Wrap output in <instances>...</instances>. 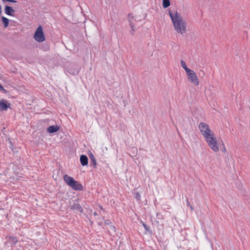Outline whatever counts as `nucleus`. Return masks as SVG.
<instances>
[{
  "label": "nucleus",
  "mask_w": 250,
  "mask_h": 250,
  "mask_svg": "<svg viewBox=\"0 0 250 250\" xmlns=\"http://www.w3.org/2000/svg\"><path fill=\"white\" fill-rule=\"evenodd\" d=\"M168 13L176 32L181 34H184L186 30V23L180 14L177 12H173L170 10Z\"/></svg>",
  "instance_id": "1"
},
{
  "label": "nucleus",
  "mask_w": 250,
  "mask_h": 250,
  "mask_svg": "<svg viewBox=\"0 0 250 250\" xmlns=\"http://www.w3.org/2000/svg\"><path fill=\"white\" fill-rule=\"evenodd\" d=\"M205 140L208 146L213 151H219L220 144L217 141V140L213 133L206 138Z\"/></svg>",
  "instance_id": "2"
},
{
  "label": "nucleus",
  "mask_w": 250,
  "mask_h": 250,
  "mask_svg": "<svg viewBox=\"0 0 250 250\" xmlns=\"http://www.w3.org/2000/svg\"><path fill=\"white\" fill-rule=\"evenodd\" d=\"M199 128L201 134L205 139L213 133L210 130L209 126L205 123H201L199 125Z\"/></svg>",
  "instance_id": "3"
},
{
  "label": "nucleus",
  "mask_w": 250,
  "mask_h": 250,
  "mask_svg": "<svg viewBox=\"0 0 250 250\" xmlns=\"http://www.w3.org/2000/svg\"><path fill=\"white\" fill-rule=\"evenodd\" d=\"M188 76V80L194 85L197 86L199 84V80L197 76V75L193 70H189L186 72Z\"/></svg>",
  "instance_id": "4"
},
{
  "label": "nucleus",
  "mask_w": 250,
  "mask_h": 250,
  "mask_svg": "<svg viewBox=\"0 0 250 250\" xmlns=\"http://www.w3.org/2000/svg\"><path fill=\"white\" fill-rule=\"evenodd\" d=\"M34 38L38 42H43L45 41V37L42 31V28L41 25L37 29L34 35Z\"/></svg>",
  "instance_id": "5"
},
{
  "label": "nucleus",
  "mask_w": 250,
  "mask_h": 250,
  "mask_svg": "<svg viewBox=\"0 0 250 250\" xmlns=\"http://www.w3.org/2000/svg\"><path fill=\"white\" fill-rule=\"evenodd\" d=\"M70 208L76 212H79L82 213L83 212V208L80 204L78 203H74L73 204L71 205Z\"/></svg>",
  "instance_id": "6"
},
{
  "label": "nucleus",
  "mask_w": 250,
  "mask_h": 250,
  "mask_svg": "<svg viewBox=\"0 0 250 250\" xmlns=\"http://www.w3.org/2000/svg\"><path fill=\"white\" fill-rule=\"evenodd\" d=\"M70 187L74 190L80 191L83 190V185L81 184L75 180H74Z\"/></svg>",
  "instance_id": "7"
},
{
  "label": "nucleus",
  "mask_w": 250,
  "mask_h": 250,
  "mask_svg": "<svg viewBox=\"0 0 250 250\" xmlns=\"http://www.w3.org/2000/svg\"><path fill=\"white\" fill-rule=\"evenodd\" d=\"M63 180L69 187L71 186V185L72 184L73 182L75 180L73 177L69 176L67 175H65L64 176Z\"/></svg>",
  "instance_id": "8"
},
{
  "label": "nucleus",
  "mask_w": 250,
  "mask_h": 250,
  "mask_svg": "<svg viewBox=\"0 0 250 250\" xmlns=\"http://www.w3.org/2000/svg\"><path fill=\"white\" fill-rule=\"evenodd\" d=\"M4 11L6 15L12 16H14L15 10L11 7L8 5L5 6Z\"/></svg>",
  "instance_id": "9"
},
{
  "label": "nucleus",
  "mask_w": 250,
  "mask_h": 250,
  "mask_svg": "<svg viewBox=\"0 0 250 250\" xmlns=\"http://www.w3.org/2000/svg\"><path fill=\"white\" fill-rule=\"evenodd\" d=\"M59 130V127L58 125H51L47 128V131L49 133H53L57 132Z\"/></svg>",
  "instance_id": "10"
},
{
  "label": "nucleus",
  "mask_w": 250,
  "mask_h": 250,
  "mask_svg": "<svg viewBox=\"0 0 250 250\" xmlns=\"http://www.w3.org/2000/svg\"><path fill=\"white\" fill-rule=\"evenodd\" d=\"M80 162L81 164L83 166H86L88 164V158L85 155H82L80 157Z\"/></svg>",
  "instance_id": "11"
},
{
  "label": "nucleus",
  "mask_w": 250,
  "mask_h": 250,
  "mask_svg": "<svg viewBox=\"0 0 250 250\" xmlns=\"http://www.w3.org/2000/svg\"><path fill=\"white\" fill-rule=\"evenodd\" d=\"M8 106L7 104L3 100H0V110L5 111L7 110Z\"/></svg>",
  "instance_id": "12"
},
{
  "label": "nucleus",
  "mask_w": 250,
  "mask_h": 250,
  "mask_svg": "<svg viewBox=\"0 0 250 250\" xmlns=\"http://www.w3.org/2000/svg\"><path fill=\"white\" fill-rule=\"evenodd\" d=\"M89 159L90 165H92L94 167H95L97 165L95 157L92 153L90 154Z\"/></svg>",
  "instance_id": "13"
},
{
  "label": "nucleus",
  "mask_w": 250,
  "mask_h": 250,
  "mask_svg": "<svg viewBox=\"0 0 250 250\" xmlns=\"http://www.w3.org/2000/svg\"><path fill=\"white\" fill-rule=\"evenodd\" d=\"M180 64L181 66L184 69V70L186 71V72H188V71L190 70L189 69L186 65V63L184 61L181 60L180 61Z\"/></svg>",
  "instance_id": "14"
},
{
  "label": "nucleus",
  "mask_w": 250,
  "mask_h": 250,
  "mask_svg": "<svg viewBox=\"0 0 250 250\" xmlns=\"http://www.w3.org/2000/svg\"><path fill=\"white\" fill-rule=\"evenodd\" d=\"M1 19H2V21L3 22V23L4 24V27L5 28L7 27L8 25L9 20L4 17H2Z\"/></svg>",
  "instance_id": "15"
},
{
  "label": "nucleus",
  "mask_w": 250,
  "mask_h": 250,
  "mask_svg": "<svg viewBox=\"0 0 250 250\" xmlns=\"http://www.w3.org/2000/svg\"><path fill=\"white\" fill-rule=\"evenodd\" d=\"M170 5L169 0H163V6L166 8Z\"/></svg>",
  "instance_id": "16"
},
{
  "label": "nucleus",
  "mask_w": 250,
  "mask_h": 250,
  "mask_svg": "<svg viewBox=\"0 0 250 250\" xmlns=\"http://www.w3.org/2000/svg\"><path fill=\"white\" fill-rule=\"evenodd\" d=\"M186 201H187V205L188 206H189L190 208H191V210H193V207H192V206L190 205V204L189 202H188V199H187Z\"/></svg>",
  "instance_id": "17"
},
{
  "label": "nucleus",
  "mask_w": 250,
  "mask_h": 250,
  "mask_svg": "<svg viewBox=\"0 0 250 250\" xmlns=\"http://www.w3.org/2000/svg\"><path fill=\"white\" fill-rule=\"evenodd\" d=\"M3 2L8 1L10 2H16V0H2Z\"/></svg>",
  "instance_id": "18"
},
{
  "label": "nucleus",
  "mask_w": 250,
  "mask_h": 250,
  "mask_svg": "<svg viewBox=\"0 0 250 250\" xmlns=\"http://www.w3.org/2000/svg\"><path fill=\"white\" fill-rule=\"evenodd\" d=\"M130 25L131 26V28L132 30L133 31H134V30H135L134 26L132 24V22L131 21L130 22Z\"/></svg>",
  "instance_id": "19"
},
{
  "label": "nucleus",
  "mask_w": 250,
  "mask_h": 250,
  "mask_svg": "<svg viewBox=\"0 0 250 250\" xmlns=\"http://www.w3.org/2000/svg\"><path fill=\"white\" fill-rule=\"evenodd\" d=\"M143 226L144 227L145 229H146V230H148V227L147 226V225H146L145 224H143Z\"/></svg>",
  "instance_id": "20"
},
{
  "label": "nucleus",
  "mask_w": 250,
  "mask_h": 250,
  "mask_svg": "<svg viewBox=\"0 0 250 250\" xmlns=\"http://www.w3.org/2000/svg\"><path fill=\"white\" fill-rule=\"evenodd\" d=\"M0 91H5V90L4 89L3 86L0 84Z\"/></svg>",
  "instance_id": "21"
},
{
  "label": "nucleus",
  "mask_w": 250,
  "mask_h": 250,
  "mask_svg": "<svg viewBox=\"0 0 250 250\" xmlns=\"http://www.w3.org/2000/svg\"><path fill=\"white\" fill-rule=\"evenodd\" d=\"M222 151L224 152H225L227 151L225 146L223 147Z\"/></svg>",
  "instance_id": "22"
},
{
  "label": "nucleus",
  "mask_w": 250,
  "mask_h": 250,
  "mask_svg": "<svg viewBox=\"0 0 250 250\" xmlns=\"http://www.w3.org/2000/svg\"><path fill=\"white\" fill-rule=\"evenodd\" d=\"M131 17V18H132V16H131V14H129V15H128V18L130 19Z\"/></svg>",
  "instance_id": "23"
},
{
  "label": "nucleus",
  "mask_w": 250,
  "mask_h": 250,
  "mask_svg": "<svg viewBox=\"0 0 250 250\" xmlns=\"http://www.w3.org/2000/svg\"><path fill=\"white\" fill-rule=\"evenodd\" d=\"M93 214H94V215H97V213H96V212H94L93 213Z\"/></svg>",
  "instance_id": "24"
},
{
  "label": "nucleus",
  "mask_w": 250,
  "mask_h": 250,
  "mask_svg": "<svg viewBox=\"0 0 250 250\" xmlns=\"http://www.w3.org/2000/svg\"><path fill=\"white\" fill-rule=\"evenodd\" d=\"M203 74H204V71H201Z\"/></svg>",
  "instance_id": "25"
},
{
  "label": "nucleus",
  "mask_w": 250,
  "mask_h": 250,
  "mask_svg": "<svg viewBox=\"0 0 250 250\" xmlns=\"http://www.w3.org/2000/svg\"><path fill=\"white\" fill-rule=\"evenodd\" d=\"M137 197H140V195L138 194V195H137Z\"/></svg>",
  "instance_id": "26"
},
{
  "label": "nucleus",
  "mask_w": 250,
  "mask_h": 250,
  "mask_svg": "<svg viewBox=\"0 0 250 250\" xmlns=\"http://www.w3.org/2000/svg\"><path fill=\"white\" fill-rule=\"evenodd\" d=\"M137 197H140V195L138 194V195H137Z\"/></svg>",
  "instance_id": "27"
}]
</instances>
